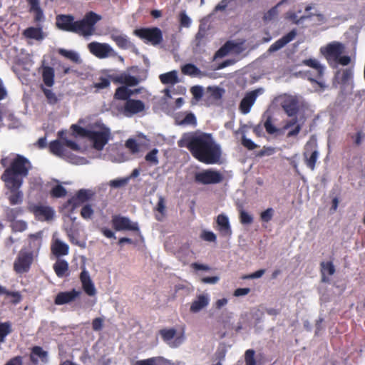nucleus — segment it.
<instances>
[{"label": "nucleus", "mask_w": 365, "mask_h": 365, "mask_svg": "<svg viewBox=\"0 0 365 365\" xmlns=\"http://www.w3.org/2000/svg\"><path fill=\"white\" fill-rule=\"evenodd\" d=\"M29 163L30 161H12L11 166L1 175V180L9 190L6 195L11 205H21L23 202L24 193L20 187L23 183V177L28 175L29 168L26 164Z\"/></svg>", "instance_id": "1"}, {"label": "nucleus", "mask_w": 365, "mask_h": 365, "mask_svg": "<svg viewBox=\"0 0 365 365\" xmlns=\"http://www.w3.org/2000/svg\"><path fill=\"white\" fill-rule=\"evenodd\" d=\"M102 16L94 11L87 12L81 20L75 21L73 16L60 14L56 16V24L60 30L75 33L83 36H89L95 31V25Z\"/></svg>", "instance_id": "2"}, {"label": "nucleus", "mask_w": 365, "mask_h": 365, "mask_svg": "<svg viewBox=\"0 0 365 365\" xmlns=\"http://www.w3.org/2000/svg\"><path fill=\"white\" fill-rule=\"evenodd\" d=\"M187 148L197 160H220L222 150L211 134L202 133L187 140Z\"/></svg>", "instance_id": "3"}, {"label": "nucleus", "mask_w": 365, "mask_h": 365, "mask_svg": "<svg viewBox=\"0 0 365 365\" xmlns=\"http://www.w3.org/2000/svg\"><path fill=\"white\" fill-rule=\"evenodd\" d=\"M345 46L339 41H331L326 46L320 48L321 54L325 58L328 64L331 68H336L339 64L347 66L351 62V58L349 56H343Z\"/></svg>", "instance_id": "4"}, {"label": "nucleus", "mask_w": 365, "mask_h": 365, "mask_svg": "<svg viewBox=\"0 0 365 365\" xmlns=\"http://www.w3.org/2000/svg\"><path fill=\"white\" fill-rule=\"evenodd\" d=\"M36 257L37 254L34 250L21 249L14 262V271L19 274L29 272Z\"/></svg>", "instance_id": "5"}, {"label": "nucleus", "mask_w": 365, "mask_h": 365, "mask_svg": "<svg viewBox=\"0 0 365 365\" xmlns=\"http://www.w3.org/2000/svg\"><path fill=\"white\" fill-rule=\"evenodd\" d=\"M27 208L34 215L35 219L38 221H51L55 215V211L51 207L41 203H30Z\"/></svg>", "instance_id": "6"}, {"label": "nucleus", "mask_w": 365, "mask_h": 365, "mask_svg": "<svg viewBox=\"0 0 365 365\" xmlns=\"http://www.w3.org/2000/svg\"><path fill=\"white\" fill-rule=\"evenodd\" d=\"M134 34L146 43H150L153 45H158L163 41V34L158 27L141 28L135 29Z\"/></svg>", "instance_id": "7"}, {"label": "nucleus", "mask_w": 365, "mask_h": 365, "mask_svg": "<svg viewBox=\"0 0 365 365\" xmlns=\"http://www.w3.org/2000/svg\"><path fill=\"white\" fill-rule=\"evenodd\" d=\"M88 138L91 142H92L93 148L96 150L101 151L103 149L104 146L108 143L110 138V129L108 128H103L99 131L91 130Z\"/></svg>", "instance_id": "8"}, {"label": "nucleus", "mask_w": 365, "mask_h": 365, "mask_svg": "<svg viewBox=\"0 0 365 365\" xmlns=\"http://www.w3.org/2000/svg\"><path fill=\"white\" fill-rule=\"evenodd\" d=\"M222 180L223 176L220 172L212 170L198 172L195 175V181L202 185L217 184L221 182Z\"/></svg>", "instance_id": "9"}, {"label": "nucleus", "mask_w": 365, "mask_h": 365, "mask_svg": "<svg viewBox=\"0 0 365 365\" xmlns=\"http://www.w3.org/2000/svg\"><path fill=\"white\" fill-rule=\"evenodd\" d=\"M280 105L289 117L297 115L299 111V101L296 96L284 94L281 97Z\"/></svg>", "instance_id": "10"}, {"label": "nucleus", "mask_w": 365, "mask_h": 365, "mask_svg": "<svg viewBox=\"0 0 365 365\" xmlns=\"http://www.w3.org/2000/svg\"><path fill=\"white\" fill-rule=\"evenodd\" d=\"M111 222L113 228L116 231H139L138 223L131 222L127 217L118 215H113L112 217Z\"/></svg>", "instance_id": "11"}, {"label": "nucleus", "mask_w": 365, "mask_h": 365, "mask_svg": "<svg viewBox=\"0 0 365 365\" xmlns=\"http://www.w3.org/2000/svg\"><path fill=\"white\" fill-rule=\"evenodd\" d=\"M263 92L264 89L262 88L247 92L242 99L239 106V109L241 113L243 114H247L250 113L251 108L254 105L257 96L262 94Z\"/></svg>", "instance_id": "12"}, {"label": "nucleus", "mask_w": 365, "mask_h": 365, "mask_svg": "<svg viewBox=\"0 0 365 365\" xmlns=\"http://www.w3.org/2000/svg\"><path fill=\"white\" fill-rule=\"evenodd\" d=\"M88 47L90 52L98 58H106L113 53V48L108 43L91 42Z\"/></svg>", "instance_id": "13"}, {"label": "nucleus", "mask_w": 365, "mask_h": 365, "mask_svg": "<svg viewBox=\"0 0 365 365\" xmlns=\"http://www.w3.org/2000/svg\"><path fill=\"white\" fill-rule=\"evenodd\" d=\"M144 110L145 103L142 101L130 98L125 101L122 111L125 116L129 117L140 113Z\"/></svg>", "instance_id": "14"}, {"label": "nucleus", "mask_w": 365, "mask_h": 365, "mask_svg": "<svg viewBox=\"0 0 365 365\" xmlns=\"http://www.w3.org/2000/svg\"><path fill=\"white\" fill-rule=\"evenodd\" d=\"M110 78L115 83H120L125 85L126 86H135L140 81L139 78L133 76L126 72L110 74Z\"/></svg>", "instance_id": "15"}, {"label": "nucleus", "mask_w": 365, "mask_h": 365, "mask_svg": "<svg viewBox=\"0 0 365 365\" xmlns=\"http://www.w3.org/2000/svg\"><path fill=\"white\" fill-rule=\"evenodd\" d=\"M159 334L161 336L163 340L168 343L171 347H177L182 344L183 341V336H179L175 337L174 341H170L175 338L176 335V330L174 328L170 329H162L159 331Z\"/></svg>", "instance_id": "16"}, {"label": "nucleus", "mask_w": 365, "mask_h": 365, "mask_svg": "<svg viewBox=\"0 0 365 365\" xmlns=\"http://www.w3.org/2000/svg\"><path fill=\"white\" fill-rule=\"evenodd\" d=\"M217 227L215 229L222 237H230L232 235V229L229 218L224 214H220L216 219Z\"/></svg>", "instance_id": "17"}, {"label": "nucleus", "mask_w": 365, "mask_h": 365, "mask_svg": "<svg viewBox=\"0 0 365 365\" xmlns=\"http://www.w3.org/2000/svg\"><path fill=\"white\" fill-rule=\"evenodd\" d=\"M81 294V291L73 289L68 292H61L55 297L54 303L63 305L75 301Z\"/></svg>", "instance_id": "18"}, {"label": "nucleus", "mask_w": 365, "mask_h": 365, "mask_svg": "<svg viewBox=\"0 0 365 365\" xmlns=\"http://www.w3.org/2000/svg\"><path fill=\"white\" fill-rule=\"evenodd\" d=\"M80 280L82 284V288L85 293L88 296L93 297L96 294V289L94 284L91 279L89 272L83 269L80 274Z\"/></svg>", "instance_id": "19"}, {"label": "nucleus", "mask_w": 365, "mask_h": 365, "mask_svg": "<svg viewBox=\"0 0 365 365\" xmlns=\"http://www.w3.org/2000/svg\"><path fill=\"white\" fill-rule=\"evenodd\" d=\"M297 36V31L293 29L287 33L286 35L283 36L281 38L276 41L274 43H272L269 49L268 52L274 53L281 49L284 46H285L288 43L291 42Z\"/></svg>", "instance_id": "20"}, {"label": "nucleus", "mask_w": 365, "mask_h": 365, "mask_svg": "<svg viewBox=\"0 0 365 365\" xmlns=\"http://www.w3.org/2000/svg\"><path fill=\"white\" fill-rule=\"evenodd\" d=\"M38 359L43 364L48 362V352L41 346H34L31 349L30 360L34 364H37Z\"/></svg>", "instance_id": "21"}, {"label": "nucleus", "mask_w": 365, "mask_h": 365, "mask_svg": "<svg viewBox=\"0 0 365 365\" xmlns=\"http://www.w3.org/2000/svg\"><path fill=\"white\" fill-rule=\"evenodd\" d=\"M175 123L178 125H197V119L194 113H180L175 117Z\"/></svg>", "instance_id": "22"}, {"label": "nucleus", "mask_w": 365, "mask_h": 365, "mask_svg": "<svg viewBox=\"0 0 365 365\" xmlns=\"http://www.w3.org/2000/svg\"><path fill=\"white\" fill-rule=\"evenodd\" d=\"M354 130V133H349L347 138L351 140L354 147H360L365 140V131L360 127H355Z\"/></svg>", "instance_id": "23"}, {"label": "nucleus", "mask_w": 365, "mask_h": 365, "mask_svg": "<svg viewBox=\"0 0 365 365\" xmlns=\"http://www.w3.org/2000/svg\"><path fill=\"white\" fill-rule=\"evenodd\" d=\"M209 304V298L207 295L200 294L197 297L190 306V311L192 313L199 312L200 310L206 307Z\"/></svg>", "instance_id": "24"}, {"label": "nucleus", "mask_w": 365, "mask_h": 365, "mask_svg": "<svg viewBox=\"0 0 365 365\" xmlns=\"http://www.w3.org/2000/svg\"><path fill=\"white\" fill-rule=\"evenodd\" d=\"M110 38L116 43V45L121 49H128L133 45L130 42L129 38L126 35L119 34H112Z\"/></svg>", "instance_id": "25"}, {"label": "nucleus", "mask_w": 365, "mask_h": 365, "mask_svg": "<svg viewBox=\"0 0 365 365\" xmlns=\"http://www.w3.org/2000/svg\"><path fill=\"white\" fill-rule=\"evenodd\" d=\"M69 247L58 239L54 240L51 245V252L56 257L68 255Z\"/></svg>", "instance_id": "26"}, {"label": "nucleus", "mask_w": 365, "mask_h": 365, "mask_svg": "<svg viewBox=\"0 0 365 365\" xmlns=\"http://www.w3.org/2000/svg\"><path fill=\"white\" fill-rule=\"evenodd\" d=\"M49 150L51 153L59 158H63L66 156V148L64 142H61L58 140H55L50 142Z\"/></svg>", "instance_id": "27"}, {"label": "nucleus", "mask_w": 365, "mask_h": 365, "mask_svg": "<svg viewBox=\"0 0 365 365\" xmlns=\"http://www.w3.org/2000/svg\"><path fill=\"white\" fill-rule=\"evenodd\" d=\"M293 117L294 118L292 119L287 120L283 126V130H288L294 126L293 129H291L287 133V137L288 138L297 136L302 129V126L299 124H297V115Z\"/></svg>", "instance_id": "28"}, {"label": "nucleus", "mask_w": 365, "mask_h": 365, "mask_svg": "<svg viewBox=\"0 0 365 365\" xmlns=\"http://www.w3.org/2000/svg\"><path fill=\"white\" fill-rule=\"evenodd\" d=\"M55 71L53 68L48 66L42 67V79L44 84L48 87H51L54 84Z\"/></svg>", "instance_id": "29"}, {"label": "nucleus", "mask_w": 365, "mask_h": 365, "mask_svg": "<svg viewBox=\"0 0 365 365\" xmlns=\"http://www.w3.org/2000/svg\"><path fill=\"white\" fill-rule=\"evenodd\" d=\"M125 146L132 154L143 153L146 149L144 144L138 143L134 138H128L125 141Z\"/></svg>", "instance_id": "30"}, {"label": "nucleus", "mask_w": 365, "mask_h": 365, "mask_svg": "<svg viewBox=\"0 0 365 365\" xmlns=\"http://www.w3.org/2000/svg\"><path fill=\"white\" fill-rule=\"evenodd\" d=\"M321 266V272L322 274V281L324 282H329V279L326 277V274L329 276H331L335 272V267L332 263V262H322L320 264Z\"/></svg>", "instance_id": "31"}, {"label": "nucleus", "mask_w": 365, "mask_h": 365, "mask_svg": "<svg viewBox=\"0 0 365 365\" xmlns=\"http://www.w3.org/2000/svg\"><path fill=\"white\" fill-rule=\"evenodd\" d=\"M58 53L66 58L70 60L73 63L80 64L81 59L78 53L71 50H66L65 48H58L57 51Z\"/></svg>", "instance_id": "32"}, {"label": "nucleus", "mask_w": 365, "mask_h": 365, "mask_svg": "<svg viewBox=\"0 0 365 365\" xmlns=\"http://www.w3.org/2000/svg\"><path fill=\"white\" fill-rule=\"evenodd\" d=\"M23 34L26 38L35 40H41L43 38L41 28L29 27L24 31Z\"/></svg>", "instance_id": "33"}, {"label": "nucleus", "mask_w": 365, "mask_h": 365, "mask_svg": "<svg viewBox=\"0 0 365 365\" xmlns=\"http://www.w3.org/2000/svg\"><path fill=\"white\" fill-rule=\"evenodd\" d=\"M159 78L163 84L174 85L178 82V73L176 71H172L165 73L160 74Z\"/></svg>", "instance_id": "34"}, {"label": "nucleus", "mask_w": 365, "mask_h": 365, "mask_svg": "<svg viewBox=\"0 0 365 365\" xmlns=\"http://www.w3.org/2000/svg\"><path fill=\"white\" fill-rule=\"evenodd\" d=\"M53 270L58 277H63L68 270V264L64 259H58L53 264Z\"/></svg>", "instance_id": "35"}, {"label": "nucleus", "mask_w": 365, "mask_h": 365, "mask_svg": "<svg viewBox=\"0 0 365 365\" xmlns=\"http://www.w3.org/2000/svg\"><path fill=\"white\" fill-rule=\"evenodd\" d=\"M133 94V91L128 89L125 86H120L116 88L114 98L117 100H122L127 101L130 98V96Z\"/></svg>", "instance_id": "36"}, {"label": "nucleus", "mask_w": 365, "mask_h": 365, "mask_svg": "<svg viewBox=\"0 0 365 365\" xmlns=\"http://www.w3.org/2000/svg\"><path fill=\"white\" fill-rule=\"evenodd\" d=\"M24 209L21 207H6L5 209V216L6 220L9 222H13L16 220V219L23 215Z\"/></svg>", "instance_id": "37"}, {"label": "nucleus", "mask_w": 365, "mask_h": 365, "mask_svg": "<svg viewBox=\"0 0 365 365\" xmlns=\"http://www.w3.org/2000/svg\"><path fill=\"white\" fill-rule=\"evenodd\" d=\"M304 155L305 160H317L318 151L314 143H307L304 147Z\"/></svg>", "instance_id": "38"}, {"label": "nucleus", "mask_w": 365, "mask_h": 365, "mask_svg": "<svg viewBox=\"0 0 365 365\" xmlns=\"http://www.w3.org/2000/svg\"><path fill=\"white\" fill-rule=\"evenodd\" d=\"M110 75L108 77L101 76L98 78V81L93 83V84L91 86V88H96V92H98L101 90H103L109 88L110 85Z\"/></svg>", "instance_id": "39"}, {"label": "nucleus", "mask_w": 365, "mask_h": 365, "mask_svg": "<svg viewBox=\"0 0 365 365\" xmlns=\"http://www.w3.org/2000/svg\"><path fill=\"white\" fill-rule=\"evenodd\" d=\"M182 73L190 76H197L201 74V71L192 63H187L182 67Z\"/></svg>", "instance_id": "40"}, {"label": "nucleus", "mask_w": 365, "mask_h": 365, "mask_svg": "<svg viewBox=\"0 0 365 365\" xmlns=\"http://www.w3.org/2000/svg\"><path fill=\"white\" fill-rule=\"evenodd\" d=\"M12 332L10 322H0V342L4 343L7 335Z\"/></svg>", "instance_id": "41"}, {"label": "nucleus", "mask_w": 365, "mask_h": 365, "mask_svg": "<svg viewBox=\"0 0 365 365\" xmlns=\"http://www.w3.org/2000/svg\"><path fill=\"white\" fill-rule=\"evenodd\" d=\"M284 0L279 2L277 5L271 8L269 11L264 13L263 16V21L268 22L275 19L278 15V7L282 4Z\"/></svg>", "instance_id": "42"}, {"label": "nucleus", "mask_w": 365, "mask_h": 365, "mask_svg": "<svg viewBox=\"0 0 365 365\" xmlns=\"http://www.w3.org/2000/svg\"><path fill=\"white\" fill-rule=\"evenodd\" d=\"M235 47L231 41H227L216 53L215 58H222L227 56Z\"/></svg>", "instance_id": "43"}, {"label": "nucleus", "mask_w": 365, "mask_h": 365, "mask_svg": "<svg viewBox=\"0 0 365 365\" xmlns=\"http://www.w3.org/2000/svg\"><path fill=\"white\" fill-rule=\"evenodd\" d=\"M93 195L94 193L90 190L81 189L75 196H76V200H79L81 202L84 203L89 200Z\"/></svg>", "instance_id": "44"}, {"label": "nucleus", "mask_w": 365, "mask_h": 365, "mask_svg": "<svg viewBox=\"0 0 365 365\" xmlns=\"http://www.w3.org/2000/svg\"><path fill=\"white\" fill-rule=\"evenodd\" d=\"M304 64L315 68L317 71L318 76L322 77L324 73V67L319 63V62L316 59H307L304 61Z\"/></svg>", "instance_id": "45"}, {"label": "nucleus", "mask_w": 365, "mask_h": 365, "mask_svg": "<svg viewBox=\"0 0 365 365\" xmlns=\"http://www.w3.org/2000/svg\"><path fill=\"white\" fill-rule=\"evenodd\" d=\"M11 230L14 232H21L25 231L27 229V223L24 220H14L11 222Z\"/></svg>", "instance_id": "46"}, {"label": "nucleus", "mask_w": 365, "mask_h": 365, "mask_svg": "<svg viewBox=\"0 0 365 365\" xmlns=\"http://www.w3.org/2000/svg\"><path fill=\"white\" fill-rule=\"evenodd\" d=\"M42 91L49 104L54 105L57 103L58 99L51 90L42 87Z\"/></svg>", "instance_id": "47"}, {"label": "nucleus", "mask_w": 365, "mask_h": 365, "mask_svg": "<svg viewBox=\"0 0 365 365\" xmlns=\"http://www.w3.org/2000/svg\"><path fill=\"white\" fill-rule=\"evenodd\" d=\"M128 182V178H126L125 177L112 180L109 182L108 185L113 188H120L125 187Z\"/></svg>", "instance_id": "48"}, {"label": "nucleus", "mask_w": 365, "mask_h": 365, "mask_svg": "<svg viewBox=\"0 0 365 365\" xmlns=\"http://www.w3.org/2000/svg\"><path fill=\"white\" fill-rule=\"evenodd\" d=\"M51 195L53 197H62L66 195V190L62 185H58L52 188Z\"/></svg>", "instance_id": "49"}, {"label": "nucleus", "mask_w": 365, "mask_h": 365, "mask_svg": "<svg viewBox=\"0 0 365 365\" xmlns=\"http://www.w3.org/2000/svg\"><path fill=\"white\" fill-rule=\"evenodd\" d=\"M93 213L92 206L89 204L84 205L81 210V215L85 220L91 219Z\"/></svg>", "instance_id": "50"}, {"label": "nucleus", "mask_w": 365, "mask_h": 365, "mask_svg": "<svg viewBox=\"0 0 365 365\" xmlns=\"http://www.w3.org/2000/svg\"><path fill=\"white\" fill-rule=\"evenodd\" d=\"M71 129L77 135L82 136V137H86L87 138H88L90 131H91V130L82 128L76 124H73L71 125Z\"/></svg>", "instance_id": "51"}, {"label": "nucleus", "mask_w": 365, "mask_h": 365, "mask_svg": "<svg viewBox=\"0 0 365 365\" xmlns=\"http://www.w3.org/2000/svg\"><path fill=\"white\" fill-rule=\"evenodd\" d=\"M255 351L253 349H247L245 354V365H256L255 359Z\"/></svg>", "instance_id": "52"}, {"label": "nucleus", "mask_w": 365, "mask_h": 365, "mask_svg": "<svg viewBox=\"0 0 365 365\" xmlns=\"http://www.w3.org/2000/svg\"><path fill=\"white\" fill-rule=\"evenodd\" d=\"M353 75L354 73L351 68L344 69L340 78L341 83L343 84L347 83L353 78Z\"/></svg>", "instance_id": "53"}, {"label": "nucleus", "mask_w": 365, "mask_h": 365, "mask_svg": "<svg viewBox=\"0 0 365 365\" xmlns=\"http://www.w3.org/2000/svg\"><path fill=\"white\" fill-rule=\"evenodd\" d=\"M240 220L242 224L250 225L253 222V217L245 210H241L240 212Z\"/></svg>", "instance_id": "54"}, {"label": "nucleus", "mask_w": 365, "mask_h": 365, "mask_svg": "<svg viewBox=\"0 0 365 365\" xmlns=\"http://www.w3.org/2000/svg\"><path fill=\"white\" fill-rule=\"evenodd\" d=\"M201 238L207 242H215L217 240L216 235L212 231L204 230L201 233Z\"/></svg>", "instance_id": "55"}, {"label": "nucleus", "mask_w": 365, "mask_h": 365, "mask_svg": "<svg viewBox=\"0 0 365 365\" xmlns=\"http://www.w3.org/2000/svg\"><path fill=\"white\" fill-rule=\"evenodd\" d=\"M29 238L35 245L39 247L41 245L42 232L39 231L34 234H30Z\"/></svg>", "instance_id": "56"}, {"label": "nucleus", "mask_w": 365, "mask_h": 365, "mask_svg": "<svg viewBox=\"0 0 365 365\" xmlns=\"http://www.w3.org/2000/svg\"><path fill=\"white\" fill-rule=\"evenodd\" d=\"M273 214H274L273 209L269 207L261 213L260 218H261L262 221L268 222L272 220Z\"/></svg>", "instance_id": "57"}, {"label": "nucleus", "mask_w": 365, "mask_h": 365, "mask_svg": "<svg viewBox=\"0 0 365 365\" xmlns=\"http://www.w3.org/2000/svg\"><path fill=\"white\" fill-rule=\"evenodd\" d=\"M264 128H265L266 131L269 134H274L277 132L276 127L273 125L272 122V119L270 117H268L264 123Z\"/></svg>", "instance_id": "58"}, {"label": "nucleus", "mask_w": 365, "mask_h": 365, "mask_svg": "<svg viewBox=\"0 0 365 365\" xmlns=\"http://www.w3.org/2000/svg\"><path fill=\"white\" fill-rule=\"evenodd\" d=\"M76 196H73L67 202L68 205L71 206L70 212L71 213H73L77 207L83 204V202H81V201H80L79 200H76Z\"/></svg>", "instance_id": "59"}, {"label": "nucleus", "mask_w": 365, "mask_h": 365, "mask_svg": "<svg viewBox=\"0 0 365 365\" xmlns=\"http://www.w3.org/2000/svg\"><path fill=\"white\" fill-rule=\"evenodd\" d=\"M63 142H64V145H65L66 154H67V148L72 150H75V151H78L80 150V146L76 142H74L73 140L65 139L63 140Z\"/></svg>", "instance_id": "60"}, {"label": "nucleus", "mask_w": 365, "mask_h": 365, "mask_svg": "<svg viewBox=\"0 0 365 365\" xmlns=\"http://www.w3.org/2000/svg\"><path fill=\"white\" fill-rule=\"evenodd\" d=\"M180 26L183 27H189L190 26L191 20L185 12L180 14Z\"/></svg>", "instance_id": "61"}, {"label": "nucleus", "mask_w": 365, "mask_h": 365, "mask_svg": "<svg viewBox=\"0 0 365 365\" xmlns=\"http://www.w3.org/2000/svg\"><path fill=\"white\" fill-rule=\"evenodd\" d=\"M103 326V319L101 317L95 318L92 322V329L93 331H101Z\"/></svg>", "instance_id": "62"}, {"label": "nucleus", "mask_w": 365, "mask_h": 365, "mask_svg": "<svg viewBox=\"0 0 365 365\" xmlns=\"http://www.w3.org/2000/svg\"><path fill=\"white\" fill-rule=\"evenodd\" d=\"M191 93L195 98L200 99L202 96L203 90L201 86H195L191 88Z\"/></svg>", "instance_id": "63"}, {"label": "nucleus", "mask_w": 365, "mask_h": 365, "mask_svg": "<svg viewBox=\"0 0 365 365\" xmlns=\"http://www.w3.org/2000/svg\"><path fill=\"white\" fill-rule=\"evenodd\" d=\"M156 359L155 357L147 359L138 360L133 365H155Z\"/></svg>", "instance_id": "64"}]
</instances>
